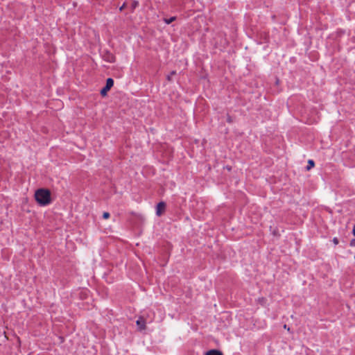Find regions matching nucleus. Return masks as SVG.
I'll list each match as a JSON object with an SVG mask.
<instances>
[{
	"mask_svg": "<svg viewBox=\"0 0 355 355\" xmlns=\"http://www.w3.org/2000/svg\"><path fill=\"white\" fill-rule=\"evenodd\" d=\"M353 232H354V234L355 235V226L354 227Z\"/></svg>",
	"mask_w": 355,
	"mask_h": 355,
	"instance_id": "f8f14e48",
	"label": "nucleus"
},
{
	"mask_svg": "<svg viewBox=\"0 0 355 355\" xmlns=\"http://www.w3.org/2000/svg\"><path fill=\"white\" fill-rule=\"evenodd\" d=\"M206 355H223L220 352L217 350H211L208 352Z\"/></svg>",
	"mask_w": 355,
	"mask_h": 355,
	"instance_id": "39448f33",
	"label": "nucleus"
},
{
	"mask_svg": "<svg viewBox=\"0 0 355 355\" xmlns=\"http://www.w3.org/2000/svg\"><path fill=\"white\" fill-rule=\"evenodd\" d=\"M36 201L42 206L49 205L51 202L50 192L44 189H38L35 194Z\"/></svg>",
	"mask_w": 355,
	"mask_h": 355,
	"instance_id": "f257e3e1",
	"label": "nucleus"
},
{
	"mask_svg": "<svg viewBox=\"0 0 355 355\" xmlns=\"http://www.w3.org/2000/svg\"><path fill=\"white\" fill-rule=\"evenodd\" d=\"M165 208L166 204L164 202H160L158 203L156 208V214L159 216H161L164 211Z\"/></svg>",
	"mask_w": 355,
	"mask_h": 355,
	"instance_id": "7ed1b4c3",
	"label": "nucleus"
},
{
	"mask_svg": "<svg viewBox=\"0 0 355 355\" xmlns=\"http://www.w3.org/2000/svg\"><path fill=\"white\" fill-rule=\"evenodd\" d=\"M145 320L143 318V317H140L137 320V325L138 326V327L140 329H144L145 328Z\"/></svg>",
	"mask_w": 355,
	"mask_h": 355,
	"instance_id": "20e7f679",
	"label": "nucleus"
},
{
	"mask_svg": "<svg viewBox=\"0 0 355 355\" xmlns=\"http://www.w3.org/2000/svg\"><path fill=\"white\" fill-rule=\"evenodd\" d=\"M110 58H109L108 61H109V62H112V55H110Z\"/></svg>",
	"mask_w": 355,
	"mask_h": 355,
	"instance_id": "1a4fd4ad",
	"label": "nucleus"
},
{
	"mask_svg": "<svg viewBox=\"0 0 355 355\" xmlns=\"http://www.w3.org/2000/svg\"><path fill=\"white\" fill-rule=\"evenodd\" d=\"M114 85V81L112 78H107L105 87L101 90V94L105 95Z\"/></svg>",
	"mask_w": 355,
	"mask_h": 355,
	"instance_id": "f03ea898",
	"label": "nucleus"
},
{
	"mask_svg": "<svg viewBox=\"0 0 355 355\" xmlns=\"http://www.w3.org/2000/svg\"><path fill=\"white\" fill-rule=\"evenodd\" d=\"M103 217L105 219H107L110 217V214L108 212H104L103 214Z\"/></svg>",
	"mask_w": 355,
	"mask_h": 355,
	"instance_id": "6e6552de",
	"label": "nucleus"
},
{
	"mask_svg": "<svg viewBox=\"0 0 355 355\" xmlns=\"http://www.w3.org/2000/svg\"><path fill=\"white\" fill-rule=\"evenodd\" d=\"M334 242L336 244H337V243H338V241H337V239H334Z\"/></svg>",
	"mask_w": 355,
	"mask_h": 355,
	"instance_id": "9d476101",
	"label": "nucleus"
},
{
	"mask_svg": "<svg viewBox=\"0 0 355 355\" xmlns=\"http://www.w3.org/2000/svg\"><path fill=\"white\" fill-rule=\"evenodd\" d=\"M175 71H173V72L171 73V76H172V75H173V74H175Z\"/></svg>",
	"mask_w": 355,
	"mask_h": 355,
	"instance_id": "ddd939ff",
	"label": "nucleus"
},
{
	"mask_svg": "<svg viewBox=\"0 0 355 355\" xmlns=\"http://www.w3.org/2000/svg\"><path fill=\"white\" fill-rule=\"evenodd\" d=\"M354 243H355V240L352 241H351V245H353L354 244Z\"/></svg>",
	"mask_w": 355,
	"mask_h": 355,
	"instance_id": "9b49d317",
	"label": "nucleus"
},
{
	"mask_svg": "<svg viewBox=\"0 0 355 355\" xmlns=\"http://www.w3.org/2000/svg\"><path fill=\"white\" fill-rule=\"evenodd\" d=\"M175 20V17H171L169 19H164V21L167 24H171V22H173Z\"/></svg>",
	"mask_w": 355,
	"mask_h": 355,
	"instance_id": "423d86ee",
	"label": "nucleus"
},
{
	"mask_svg": "<svg viewBox=\"0 0 355 355\" xmlns=\"http://www.w3.org/2000/svg\"><path fill=\"white\" fill-rule=\"evenodd\" d=\"M313 166H314V162L313 160H311V159L309 160L308 166H307V169L310 170Z\"/></svg>",
	"mask_w": 355,
	"mask_h": 355,
	"instance_id": "0eeeda50",
	"label": "nucleus"
}]
</instances>
